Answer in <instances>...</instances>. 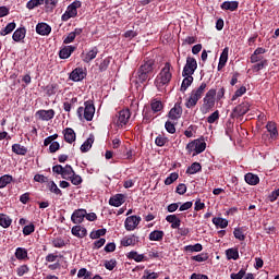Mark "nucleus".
<instances>
[{"label": "nucleus", "mask_w": 279, "mask_h": 279, "mask_svg": "<svg viewBox=\"0 0 279 279\" xmlns=\"http://www.w3.org/2000/svg\"><path fill=\"white\" fill-rule=\"evenodd\" d=\"M203 247L202 244L196 243L194 245H186L184 246L185 252H202Z\"/></svg>", "instance_id": "obj_50"}, {"label": "nucleus", "mask_w": 279, "mask_h": 279, "mask_svg": "<svg viewBox=\"0 0 279 279\" xmlns=\"http://www.w3.org/2000/svg\"><path fill=\"white\" fill-rule=\"evenodd\" d=\"M245 93H247V88L245 86H241L232 96L231 101H236V99H239V97H243Z\"/></svg>", "instance_id": "obj_44"}, {"label": "nucleus", "mask_w": 279, "mask_h": 279, "mask_svg": "<svg viewBox=\"0 0 279 279\" xmlns=\"http://www.w3.org/2000/svg\"><path fill=\"white\" fill-rule=\"evenodd\" d=\"M14 180V178L10 174H4L0 178V189H5L8 184H10Z\"/></svg>", "instance_id": "obj_41"}, {"label": "nucleus", "mask_w": 279, "mask_h": 279, "mask_svg": "<svg viewBox=\"0 0 279 279\" xmlns=\"http://www.w3.org/2000/svg\"><path fill=\"white\" fill-rule=\"evenodd\" d=\"M105 267H106V269H108L109 271H112V269H114V267H117V259L106 260V262H105Z\"/></svg>", "instance_id": "obj_59"}, {"label": "nucleus", "mask_w": 279, "mask_h": 279, "mask_svg": "<svg viewBox=\"0 0 279 279\" xmlns=\"http://www.w3.org/2000/svg\"><path fill=\"white\" fill-rule=\"evenodd\" d=\"M36 117H38L40 121H51V119L56 117V111L53 109L38 110Z\"/></svg>", "instance_id": "obj_13"}, {"label": "nucleus", "mask_w": 279, "mask_h": 279, "mask_svg": "<svg viewBox=\"0 0 279 279\" xmlns=\"http://www.w3.org/2000/svg\"><path fill=\"white\" fill-rule=\"evenodd\" d=\"M228 53H230V48L225 47L219 58L218 71H221L228 63Z\"/></svg>", "instance_id": "obj_20"}, {"label": "nucleus", "mask_w": 279, "mask_h": 279, "mask_svg": "<svg viewBox=\"0 0 279 279\" xmlns=\"http://www.w3.org/2000/svg\"><path fill=\"white\" fill-rule=\"evenodd\" d=\"M130 117H132V113L130 112V109H123L116 116V124L118 128H123V125H128L130 123Z\"/></svg>", "instance_id": "obj_8"}, {"label": "nucleus", "mask_w": 279, "mask_h": 279, "mask_svg": "<svg viewBox=\"0 0 279 279\" xmlns=\"http://www.w3.org/2000/svg\"><path fill=\"white\" fill-rule=\"evenodd\" d=\"M182 102H175L174 107L170 109L168 113V118L171 119V121H178L182 117Z\"/></svg>", "instance_id": "obj_12"}, {"label": "nucleus", "mask_w": 279, "mask_h": 279, "mask_svg": "<svg viewBox=\"0 0 279 279\" xmlns=\"http://www.w3.org/2000/svg\"><path fill=\"white\" fill-rule=\"evenodd\" d=\"M84 219H86V209H75L71 216L72 223L78 226V223H83Z\"/></svg>", "instance_id": "obj_11"}, {"label": "nucleus", "mask_w": 279, "mask_h": 279, "mask_svg": "<svg viewBox=\"0 0 279 279\" xmlns=\"http://www.w3.org/2000/svg\"><path fill=\"white\" fill-rule=\"evenodd\" d=\"M108 66H110V59H105V60L99 64V71H100V73H104V71H108Z\"/></svg>", "instance_id": "obj_61"}, {"label": "nucleus", "mask_w": 279, "mask_h": 279, "mask_svg": "<svg viewBox=\"0 0 279 279\" xmlns=\"http://www.w3.org/2000/svg\"><path fill=\"white\" fill-rule=\"evenodd\" d=\"M267 59L262 60L259 63H256L252 66L253 71L255 73H258V71H263V69H265V66H267Z\"/></svg>", "instance_id": "obj_49"}, {"label": "nucleus", "mask_w": 279, "mask_h": 279, "mask_svg": "<svg viewBox=\"0 0 279 279\" xmlns=\"http://www.w3.org/2000/svg\"><path fill=\"white\" fill-rule=\"evenodd\" d=\"M77 102V98H72L71 101L63 102V110L65 112H71V108H73V104Z\"/></svg>", "instance_id": "obj_55"}, {"label": "nucleus", "mask_w": 279, "mask_h": 279, "mask_svg": "<svg viewBox=\"0 0 279 279\" xmlns=\"http://www.w3.org/2000/svg\"><path fill=\"white\" fill-rule=\"evenodd\" d=\"M138 223H141V216H129L124 221V228L128 232H132L138 228Z\"/></svg>", "instance_id": "obj_9"}, {"label": "nucleus", "mask_w": 279, "mask_h": 279, "mask_svg": "<svg viewBox=\"0 0 279 279\" xmlns=\"http://www.w3.org/2000/svg\"><path fill=\"white\" fill-rule=\"evenodd\" d=\"M63 135H64V141L65 143H75V131L71 128H66L64 131H63Z\"/></svg>", "instance_id": "obj_25"}, {"label": "nucleus", "mask_w": 279, "mask_h": 279, "mask_svg": "<svg viewBox=\"0 0 279 279\" xmlns=\"http://www.w3.org/2000/svg\"><path fill=\"white\" fill-rule=\"evenodd\" d=\"M166 221H168V223H171V228L174 230L180 228V223H182V220H180V218H178V216L175 215H168L166 217Z\"/></svg>", "instance_id": "obj_27"}, {"label": "nucleus", "mask_w": 279, "mask_h": 279, "mask_svg": "<svg viewBox=\"0 0 279 279\" xmlns=\"http://www.w3.org/2000/svg\"><path fill=\"white\" fill-rule=\"evenodd\" d=\"M15 258H17V260H25L27 257V248L25 247H17L15 250Z\"/></svg>", "instance_id": "obj_33"}, {"label": "nucleus", "mask_w": 279, "mask_h": 279, "mask_svg": "<svg viewBox=\"0 0 279 279\" xmlns=\"http://www.w3.org/2000/svg\"><path fill=\"white\" fill-rule=\"evenodd\" d=\"M197 70V60L193 57L186 58V63L183 68L182 76L186 77V75H193Z\"/></svg>", "instance_id": "obj_7"}, {"label": "nucleus", "mask_w": 279, "mask_h": 279, "mask_svg": "<svg viewBox=\"0 0 279 279\" xmlns=\"http://www.w3.org/2000/svg\"><path fill=\"white\" fill-rule=\"evenodd\" d=\"M12 151L17 156H25L27 154V147L22 146L21 144H13Z\"/></svg>", "instance_id": "obj_31"}, {"label": "nucleus", "mask_w": 279, "mask_h": 279, "mask_svg": "<svg viewBox=\"0 0 279 279\" xmlns=\"http://www.w3.org/2000/svg\"><path fill=\"white\" fill-rule=\"evenodd\" d=\"M206 90V83H202L201 86L197 89H193L191 92V95L185 102L186 108H195L197 106V101L202 99V95H204V92Z\"/></svg>", "instance_id": "obj_5"}, {"label": "nucleus", "mask_w": 279, "mask_h": 279, "mask_svg": "<svg viewBox=\"0 0 279 279\" xmlns=\"http://www.w3.org/2000/svg\"><path fill=\"white\" fill-rule=\"evenodd\" d=\"M136 243H138V238L135 235L125 236L121 240L123 247H130V245H135Z\"/></svg>", "instance_id": "obj_28"}, {"label": "nucleus", "mask_w": 279, "mask_h": 279, "mask_svg": "<svg viewBox=\"0 0 279 279\" xmlns=\"http://www.w3.org/2000/svg\"><path fill=\"white\" fill-rule=\"evenodd\" d=\"M279 197V187L271 192V194L268 196L269 202H276Z\"/></svg>", "instance_id": "obj_63"}, {"label": "nucleus", "mask_w": 279, "mask_h": 279, "mask_svg": "<svg viewBox=\"0 0 279 279\" xmlns=\"http://www.w3.org/2000/svg\"><path fill=\"white\" fill-rule=\"evenodd\" d=\"M245 227L235 228L233 231V236L238 239V241H245Z\"/></svg>", "instance_id": "obj_36"}, {"label": "nucleus", "mask_w": 279, "mask_h": 279, "mask_svg": "<svg viewBox=\"0 0 279 279\" xmlns=\"http://www.w3.org/2000/svg\"><path fill=\"white\" fill-rule=\"evenodd\" d=\"M158 278V272H149V270L144 271V276L142 279H157Z\"/></svg>", "instance_id": "obj_62"}, {"label": "nucleus", "mask_w": 279, "mask_h": 279, "mask_svg": "<svg viewBox=\"0 0 279 279\" xmlns=\"http://www.w3.org/2000/svg\"><path fill=\"white\" fill-rule=\"evenodd\" d=\"M129 258L135 260V263H143V259L145 258V255L137 254L135 251H131L129 253Z\"/></svg>", "instance_id": "obj_43"}, {"label": "nucleus", "mask_w": 279, "mask_h": 279, "mask_svg": "<svg viewBox=\"0 0 279 279\" xmlns=\"http://www.w3.org/2000/svg\"><path fill=\"white\" fill-rule=\"evenodd\" d=\"M100 236H106V229H98L89 234V239H99Z\"/></svg>", "instance_id": "obj_47"}, {"label": "nucleus", "mask_w": 279, "mask_h": 279, "mask_svg": "<svg viewBox=\"0 0 279 279\" xmlns=\"http://www.w3.org/2000/svg\"><path fill=\"white\" fill-rule=\"evenodd\" d=\"M220 8L229 12H236V10H239V1H225Z\"/></svg>", "instance_id": "obj_23"}, {"label": "nucleus", "mask_w": 279, "mask_h": 279, "mask_svg": "<svg viewBox=\"0 0 279 279\" xmlns=\"http://www.w3.org/2000/svg\"><path fill=\"white\" fill-rule=\"evenodd\" d=\"M149 241H162L165 239V231L155 230L148 235Z\"/></svg>", "instance_id": "obj_30"}, {"label": "nucleus", "mask_w": 279, "mask_h": 279, "mask_svg": "<svg viewBox=\"0 0 279 279\" xmlns=\"http://www.w3.org/2000/svg\"><path fill=\"white\" fill-rule=\"evenodd\" d=\"M73 236H77V239H84V236H86V234H88V231L86 230V228L82 227V226H74L71 230Z\"/></svg>", "instance_id": "obj_21"}, {"label": "nucleus", "mask_w": 279, "mask_h": 279, "mask_svg": "<svg viewBox=\"0 0 279 279\" xmlns=\"http://www.w3.org/2000/svg\"><path fill=\"white\" fill-rule=\"evenodd\" d=\"M84 77H86V73L82 68H76L70 73V80H72V82H82Z\"/></svg>", "instance_id": "obj_15"}, {"label": "nucleus", "mask_w": 279, "mask_h": 279, "mask_svg": "<svg viewBox=\"0 0 279 279\" xmlns=\"http://www.w3.org/2000/svg\"><path fill=\"white\" fill-rule=\"evenodd\" d=\"M198 171H202V165L199 162H193L187 169L186 173L189 175H194V173H197Z\"/></svg>", "instance_id": "obj_37"}, {"label": "nucleus", "mask_w": 279, "mask_h": 279, "mask_svg": "<svg viewBox=\"0 0 279 279\" xmlns=\"http://www.w3.org/2000/svg\"><path fill=\"white\" fill-rule=\"evenodd\" d=\"M125 204V195L123 194H116L114 196L110 197L109 205L119 208V206H123Z\"/></svg>", "instance_id": "obj_16"}, {"label": "nucleus", "mask_w": 279, "mask_h": 279, "mask_svg": "<svg viewBox=\"0 0 279 279\" xmlns=\"http://www.w3.org/2000/svg\"><path fill=\"white\" fill-rule=\"evenodd\" d=\"M69 180L71 181L72 184H74V186H80V183L82 182V177H80L78 174H75L74 172L72 177L69 178Z\"/></svg>", "instance_id": "obj_56"}, {"label": "nucleus", "mask_w": 279, "mask_h": 279, "mask_svg": "<svg viewBox=\"0 0 279 279\" xmlns=\"http://www.w3.org/2000/svg\"><path fill=\"white\" fill-rule=\"evenodd\" d=\"M187 154L191 156H199L206 150V141L204 138L194 140L185 146Z\"/></svg>", "instance_id": "obj_3"}, {"label": "nucleus", "mask_w": 279, "mask_h": 279, "mask_svg": "<svg viewBox=\"0 0 279 279\" xmlns=\"http://www.w3.org/2000/svg\"><path fill=\"white\" fill-rule=\"evenodd\" d=\"M165 129L169 134H175V124H173L171 121L166 122Z\"/></svg>", "instance_id": "obj_58"}, {"label": "nucleus", "mask_w": 279, "mask_h": 279, "mask_svg": "<svg viewBox=\"0 0 279 279\" xmlns=\"http://www.w3.org/2000/svg\"><path fill=\"white\" fill-rule=\"evenodd\" d=\"M226 254L228 260H239V248H229Z\"/></svg>", "instance_id": "obj_35"}, {"label": "nucleus", "mask_w": 279, "mask_h": 279, "mask_svg": "<svg viewBox=\"0 0 279 279\" xmlns=\"http://www.w3.org/2000/svg\"><path fill=\"white\" fill-rule=\"evenodd\" d=\"M154 69H156V61L154 59H145L137 71L133 73V76L131 77L132 84L138 88L146 82H149L151 80Z\"/></svg>", "instance_id": "obj_1"}, {"label": "nucleus", "mask_w": 279, "mask_h": 279, "mask_svg": "<svg viewBox=\"0 0 279 279\" xmlns=\"http://www.w3.org/2000/svg\"><path fill=\"white\" fill-rule=\"evenodd\" d=\"M25 34H26L25 27L17 28L12 35L14 43H21V40L25 38Z\"/></svg>", "instance_id": "obj_29"}, {"label": "nucleus", "mask_w": 279, "mask_h": 279, "mask_svg": "<svg viewBox=\"0 0 279 279\" xmlns=\"http://www.w3.org/2000/svg\"><path fill=\"white\" fill-rule=\"evenodd\" d=\"M234 114H238V117H243L244 114H247L250 112V104L248 102H242L238 105L233 109Z\"/></svg>", "instance_id": "obj_19"}, {"label": "nucleus", "mask_w": 279, "mask_h": 279, "mask_svg": "<svg viewBox=\"0 0 279 279\" xmlns=\"http://www.w3.org/2000/svg\"><path fill=\"white\" fill-rule=\"evenodd\" d=\"M244 180L246 182V184H250L251 186H256V184H258V182H260V178H258V175L248 172L245 174Z\"/></svg>", "instance_id": "obj_24"}, {"label": "nucleus", "mask_w": 279, "mask_h": 279, "mask_svg": "<svg viewBox=\"0 0 279 279\" xmlns=\"http://www.w3.org/2000/svg\"><path fill=\"white\" fill-rule=\"evenodd\" d=\"M74 173L75 171L73 170V167H71V165H66L63 167L62 178L63 180H69Z\"/></svg>", "instance_id": "obj_40"}, {"label": "nucleus", "mask_w": 279, "mask_h": 279, "mask_svg": "<svg viewBox=\"0 0 279 279\" xmlns=\"http://www.w3.org/2000/svg\"><path fill=\"white\" fill-rule=\"evenodd\" d=\"M75 46H64L59 51V58L61 60H68V58H71V54L73 53V51H75Z\"/></svg>", "instance_id": "obj_17"}, {"label": "nucleus", "mask_w": 279, "mask_h": 279, "mask_svg": "<svg viewBox=\"0 0 279 279\" xmlns=\"http://www.w3.org/2000/svg\"><path fill=\"white\" fill-rule=\"evenodd\" d=\"M178 178H180V175L177 172L170 173V175L165 180L166 186L173 184Z\"/></svg>", "instance_id": "obj_48"}, {"label": "nucleus", "mask_w": 279, "mask_h": 279, "mask_svg": "<svg viewBox=\"0 0 279 279\" xmlns=\"http://www.w3.org/2000/svg\"><path fill=\"white\" fill-rule=\"evenodd\" d=\"M150 108L153 110V112H160V110H162L163 106H162V101L160 100H155L150 104Z\"/></svg>", "instance_id": "obj_51"}, {"label": "nucleus", "mask_w": 279, "mask_h": 279, "mask_svg": "<svg viewBox=\"0 0 279 279\" xmlns=\"http://www.w3.org/2000/svg\"><path fill=\"white\" fill-rule=\"evenodd\" d=\"M77 8H82V2L76 0L68 7L66 11L61 16V20L66 22L69 19H75V16H77Z\"/></svg>", "instance_id": "obj_6"}, {"label": "nucleus", "mask_w": 279, "mask_h": 279, "mask_svg": "<svg viewBox=\"0 0 279 279\" xmlns=\"http://www.w3.org/2000/svg\"><path fill=\"white\" fill-rule=\"evenodd\" d=\"M45 90H46V95L48 97H51L56 95V93H58V84H49L46 86Z\"/></svg>", "instance_id": "obj_42"}, {"label": "nucleus", "mask_w": 279, "mask_h": 279, "mask_svg": "<svg viewBox=\"0 0 279 279\" xmlns=\"http://www.w3.org/2000/svg\"><path fill=\"white\" fill-rule=\"evenodd\" d=\"M97 53H99V48L93 47L87 53H82V60L86 64L93 62L97 58Z\"/></svg>", "instance_id": "obj_14"}, {"label": "nucleus", "mask_w": 279, "mask_h": 279, "mask_svg": "<svg viewBox=\"0 0 279 279\" xmlns=\"http://www.w3.org/2000/svg\"><path fill=\"white\" fill-rule=\"evenodd\" d=\"M167 143H169V138L162 135H158L155 140V144L157 145V147H165Z\"/></svg>", "instance_id": "obj_45"}, {"label": "nucleus", "mask_w": 279, "mask_h": 279, "mask_svg": "<svg viewBox=\"0 0 279 279\" xmlns=\"http://www.w3.org/2000/svg\"><path fill=\"white\" fill-rule=\"evenodd\" d=\"M183 77L184 78L181 84V92L185 93L186 88H189V86H191V84H193V75H185Z\"/></svg>", "instance_id": "obj_34"}, {"label": "nucleus", "mask_w": 279, "mask_h": 279, "mask_svg": "<svg viewBox=\"0 0 279 279\" xmlns=\"http://www.w3.org/2000/svg\"><path fill=\"white\" fill-rule=\"evenodd\" d=\"M151 119H154V116L151 114V110L146 109L143 111V123H151Z\"/></svg>", "instance_id": "obj_46"}, {"label": "nucleus", "mask_w": 279, "mask_h": 279, "mask_svg": "<svg viewBox=\"0 0 279 279\" xmlns=\"http://www.w3.org/2000/svg\"><path fill=\"white\" fill-rule=\"evenodd\" d=\"M201 112L203 114H208V112H210V92H207L206 96L203 99V105L201 106Z\"/></svg>", "instance_id": "obj_22"}, {"label": "nucleus", "mask_w": 279, "mask_h": 279, "mask_svg": "<svg viewBox=\"0 0 279 279\" xmlns=\"http://www.w3.org/2000/svg\"><path fill=\"white\" fill-rule=\"evenodd\" d=\"M36 230V227L34 223L27 225L23 228V234L24 236H29L34 231Z\"/></svg>", "instance_id": "obj_54"}, {"label": "nucleus", "mask_w": 279, "mask_h": 279, "mask_svg": "<svg viewBox=\"0 0 279 279\" xmlns=\"http://www.w3.org/2000/svg\"><path fill=\"white\" fill-rule=\"evenodd\" d=\"M267 133L263 135V138L265 136H269L268 140L270 141H278V126L276 125V122H268L266 124Z\"/></svg>", "instance_id": "obj_10"}, {"label": "nucleus", "mask_w": 279, "mask_h": 279, "mask_svg": "<svg viewBox=\"0 0 279 279\" xmlns=\"http://www.w3.org/2000/svg\"><path fill=\"white\" fill-rule=\"evenodd\" d=\"M0 226L1 228H10L12 226V218L5 214H0Z\"/></svg>", "instance_id": "obj_32"}, {"label": "nucleus", "mask_w": 279, "mask_h": 279, "mask_svg": "<svg viewBox=\"0 0 279 279\" xmlns=\"http://www.w3.org/2000/svg\"><path fill=\"white\" fill-rule=\"evenodd\" d=\"M213 223L216 226V228H228V220L225 218H213Z\"/></svg>", "instance_id": "obj_39"}, {"label": "nucleus", "mask_w": 279, "mask_h": 279, "mask_svg": "<svg viewBox=\"0 0 279 279\" xmlns=\"http://www.w3.org/2000/svg\"><path fill=\"white\" fill-rule=\"evenodd\" d=\"M95 143V135H89V137L81 145V151L86 154V151L90 150L93 144Z\"/></svg>", "instance_id": "obj_26"}, {"label": "nucleus", "mask_w": 279, "mask_h": 279, "mask_svg": "<svg viewBox=\"0 0 279 279\" xmlns=\"http://www.w3.org/2000/svg\"><path fill=\"white\" fill-rule=\"evenodd\" d=\"M13 29H16V23L11 22L0 31V36H8V34H12Z\"/></svg>", "instance_id": "obj_38"}, {"label": "nucleus", "mask_w": 279, "mask_h": 279, "mask_svg": "<svg viewBox=\"0 0 279 279\" xmlns=\"http://www.w3.org/2000/svg\"><path fill=\"white\" fill-rule=\"evenodd\" d=\"M244 276H245V269H241L236 274H231V279H243Z\"/></svg>", "instance_id": "obj_64"}, {"label": "nucleus", "mask_w": 279, "mask_h": 279, "mask_svg": "<svg viewBox=\"0 0 279 279\" xmlns=\"http://www.w3.org/2000/svg\"><path fill=\"white\" fill-rule=\"evenodd\" d=\"M172 70L173 66L171 65V63L166 62L165 66L160 70L155 78V86L156 88H158V90H162V88L171 84V80L173 77V73H171Z\"/></svg>", "instance_id": "obj_2"}, {"label": "nucleus", "mask_w": 279, "mask_h": 279, "mask_svg": "<svg viewBox=\"0 0 279 279\" xmlns=\"http://www.w3.org/2000/svg\"><path fill=\"white\" fill-rule=\"evenodd\" d=\"M195 130H197L195 125H190L187 130L184 131V136H186V138H193V133Z\"/></svg>", "instance_id": "obj_60"}, {"label": "nucleus", "mask_w": 279, "mask_h": 279, "mask_svg": "<svg viewBox=\"0 0 279 279\" xmlns=\"http://www.w3.org/2000/svg\"><path fill=\"white\" fill-rule=\"evenodd\" d=\"M84 107H78L77 108V117L78 119H83L85 121H93V117H95V105L93 104V101L87 100L84 102Z\"/></svg>", "instance_id": "obj_4"}, {"label": "nucleus", "mask_w": 279, "mask_h": 279, "mask_svg": "<svg viewBox=\"0 0 279 279\" xmlns=\"http://www.w3.org/2000/svg\"><path fill=\"white\" fill-rule=\"evenodd\" d=\"M49 191L54 193V195H62V190H60L53 181L49 183Z\"/></svg>", "instance_id": "obj_52"}, {"label": "nucleus", "mask_w": 279, "mask_h": 279, "mask_svg": "<svg viewBox=\"0 0 279 279\" xmlns=\"http://www.w3.org/2000/svg\"><path fill=\"white\" fill-rule=\"evenodd\" d=\"M36 33L39 34V36H49L51 34V26L47 23H38L36 25Z\"/></svg>", "instance_id": "obj_18"}, {"label": "nucleus", "mask_w": 279, "mask_h": 279, "mask_svg": "<svg viewBox=\"0 0 279 279\" xmlns=\"http://www.w3.org/2000/svg\"><path fill=\"white\" fill-rule=\"evenodd\" d=\"M53 247H64L66 245V242L62 238H56L52 240Z\"/></svg>", "instance_id": "obj_57"}, {"label": "nucleus", "mask_w": 279, "mask_h": 279, "mask_svg": "<svg viewBox=\"0 0 279 279\" xmlns=\"http://www.w3.org/2000/svg\"><path fill=\"white\" fill-rule=\"evenodd\" d=\"M16 274H17V276H20V278L25 276V274H29V266L22 265V266L17 267Z\"/></svg>", "instance_id": "obj_53"}]
</instances>
